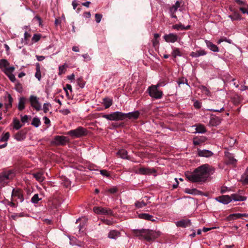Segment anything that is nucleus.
<instances>
[{
  "label": "nucleus",
  "mask_w": 248,
  "mask_h": 248,
  "mask_svg": "<svg viewBox=\"0 0 248 248\" xmlns=\"http://www.w3.org/2000/svg\"><path fill=\"white\" fill-rule=\"evenodd\" d=\"M232 198V201H245L246 200V198L244 196H240L237 194H232L230 196Z\"/></svg>",
  "instance_id": "27"
},
{
  "label": "nucleus",
  "mask_w": 248,
  "mask_h": 248,
  "mask_svg": "<svg viewBox=\"0 0 248 248\" xmlns=\"http://www.w3.org/2000/svg\"><path fill=\"white\" fill-rule=\"evenodd\" d=\"M155 172L156 170L154 168H140L138 170L137 173L142 175H150Z\"/></svg>",
  "instance_id": "10"
},
{
  "label": "nucleus",
  "mask_w": 248,
  "mask_h": 248,
  "mask_svg": "<svg viewBox=\"0 0 248 248\" xmlns=\"http://www.w3.org/2000/svg\"><path fill=\"white\" fill-rule=\"evenodd\" d=\"M139 116L140 112L137 110L126 113L120 111H115L110 114H104L102 116V117L109 121H122L126 118L130 120L137 119Z\"/></svg>",
  "instance_id": "2"
},
{
  "label": "nucleus",
  "mask_w": 248,
  "mask_h": 248,
  "mask_svg": "<svg viewBox=\"0 0 248 248\" xmlns=\"http://www.w3.org/2000/svg\"><path fill=\"white\" fill-rule=\"evenodd\" d=\"M88 131L82 126H79L77 128L71 130L67 132V134L73 138H78L87 135Z\"/></svg>",
  "instance_id": "5"
},
{
  "label": "nucleus",
  "mask_w": 248,
  "mask_h": 248,
  "mask_svg": "<svg viewBox=\"0 0 248 248\" xmlns=\"http://www.w3.org/2000/svg\"><path fill=\"white\" fill-rule=\"evenodd\" d=\"M138 217L140 218L143 219L152 221H155L153 216L147 213H140L139 214Z\"/></svg>",
  "instance_id": "21"
},
{
  "label": "nucleus",
  "mask_w": 248,
  "mask_h": 248,
  "mask_svg": "<svg viewBox=\"0 0 248 248\" xmlns=\"http://www.w3.org/2000/svg\"><path fill=\"white\" fill-rule=\"evenodd\" d=\"M103 104L105 108H108L112 104V100L109 98H105L103 99Z\"/></svg>",
  "instance_id": "33"
},
{
  "label": "nucleus",
  "mask_w": 248,
  "mask_h": 248,
  "mask_svg": "<svg viewBox=\"0 0 248 248\" xmlns=\"http://www.w3.org/2000/svg\"><path fill=\"white\" fill-rule=\"evenodd\" d=\"M50 104L49 103H44L43 104V111L45 113H47L49 110V108L50 107Z\"/></svg>",
  "instance_id": "47"
},
{
  "label": "nucleus",
  "mask_w": 248,
  "mask_h": 248,
  "mask_svg": "<svg viewBox=\"0 0 248 248\" xmlns=\"http://www.w3.org/2000/svg\"><path fill=\"white\" fill-rule=\"evenodd\" d=\"M206 54V52L204 50H199L196 52H191L190 56L193 58L199 57L201 56H204Z\"/></svg>",
  "instance_id": "23"
},
{
  "label": "nucleus",
  "mask_w": 248,
  "mask_h": 248,
  "mask_svg": "<svg viewBox=\"0 0 248 248\" xmlns=\"http://www.w3.org/2000/svg\"><path fill=\"white\" fill-rule=\"evenodd\" d=\"M9 136H10L9 133L8 132L6 133L3 135H2L1 136V137L0 138V141H5L6 142V141L9 139Z\"/></svg>",
  "instance_id": "44"
},
{
  "label": "nucleus",
  "mask_w": 248,
  "mask_h": 248,
  "mask_svg": "<svg viewBox=\"0 0 248 248\" xmlns=\"http://www.w3.org/2000/svg\"><path fill=\"white\" fill-rule=\"evenodd\" d=\"M14 128L18 130L23 126L19 120L15 118L13 120Z\"/></svg>",
  "instance_id": "34"
},
{
  "label": "nucleus",
  "mask_w": 248,
  "mask_h": 248,
  "mask_svg": "<svg viewBox=\"0 0 248 248\" xmlns=\"http://www.w3.org/2000/svg\"><path fill=\"white\" fill-rule=\"evenodd\" d=\"M6 75L7 76L9 79L12 82H14L16 81V78H15V75L13 74V73H10Z\"/></svg>",
  "instance_id": "48"
},
{
  "label": "nucleus",
  "mask_w": 248,
  "mask_h": 248,
  "mask_svg": "<svg viewBox=\"0 0 248 248\" xmlns=\"http://www.w3.org/2000/svg\"><path fill=\"white\" fill-rule=\"evenodd\" d=\"M94 212L97 214L113 215V212L110 209L101 207H94L93 209Z\"/></svg>",
  "instance_id": "8"
},
{
  "label": "nucleus",
  "mask_w": 248,
  "mask_h": 248,
  "mask_svg": "<svg viewBox=\"0 0 248 248\" xmlns=\"http://www.w3.org/2000/svg\"><path fill=\"white\" fill-rule=\"evenodd\" d=\"M77 84L81 88H83L85 86V82L82 78H79L77 79Z\"/></svg>",
  "instance_id": "42"
},
{
  "label": "nucleus",
  "mask_w": 248,
  "mask_h": 248,
  "mask_svg": "<svg viewBox=\"0 0 248 248\" xmlns=\"http://www.w3.org/2000/svg\"><path fill=\"white\" fill-rule=\"evenodd\" d=\"M196 126V132L195 133L203 134L206 132L205 126L202 124H198L194 125Z\"/></svg>",
  "instance_id": "24"
},
{
  "label": "nucleus",
  "mask_w": 248,
  "mask_h": 248,
  "mask_svg": "<svg viewBox=\"0 0 248 248\" xmlns=\"http://www.w3.org/2000/svg\"><path fill=\"white\" fill-rule=\"evenodd\" d=\"M36 71L35 74V77L39 81H40L41 78V74L39 63H37L36 65Z\"/></svg>",
  "instance_id": "36"
},
{
  "label": "nucleus",
  "mask_w": 248,
  "mask_h": 248,
  "mask_svg": "<svg viewBox=\"0 0 248 248\" xmlns=\"http://www.w3.org/2000/svg\"><path fill=\"white\" fill-rule=\"evenodd\" d=\"M41 200V198H39L38 194H34L31 199V202L33 203H37L39 201Z\"/></svg>",
  "instance_id": "39"
},
{
  "label": "nucleus",
  "mask_w": 248,
  "mask_h": 248,
  "mask_svg": "<svg viewBox=\"0 0 248 248\" xmlns=\"http://www.w3.org/2000/svg\"><path fill=\"white\" fill-rule=\"evenodd\" d=\"M26 132L23 130H20L16 133L15 136V139L17 141L23 140L26 138Z\"/></svg>",
  "instance_id": "17"
},
{
  "label": "nucleus",
  "mask_w": 248,
  "mask_h": 248,
  "mask_svg": "<svg viewBox=\"0 0 248 248\" xmlns=\"http://www.w3.org/2000/svg\"><path fill=\"white\" fill-rule=\"evenodd\" d=\"M206 45L208 48H209L213 52H218L219 49L218 47L214 44L213 43L210 42V41L205 40V41Z\"/></svg>",
  "instance_id": "19"
},
{
  "label": "nucleus",
  "mask_w": 248,
  "mask_h": 248,
  "mask_svg": "<svg viewBox=\"0 0 248 248\" xmlns=\"http://www.w3.org/2000/svg\"><path fill=\"white\" fill-rule=\"evenodd\" d=\"M7 99H8V102L7 103H6L5 105L6 110L8 108H9L12 107V102H13V98L10 94H8Z\"/></svg>",
  "instance_id": "37"
},
{
  "label": "nucleus",
  "mask_w": 248,
  "mask_h": 248,
  "mask_svg": "<svg viewBox=\"0 0 248 248\" xmlns=\"http://www.w3.org/2000/svg\"><path fill=\"white\" fill-rule=\"evenodd\" d=\"M163 38L167 43H174L177 42L179 39L178 36L173 33H170L163 36Z\"/></svg>",
  "instance_id": "9"
},
{
  "label": "nucleus",
  "mask_w": 248,
  "mask_h": 248,
  "mask_svg": "<svg viewBox=\"0 0 248 248\" xmlns=\"http://www.w3.org/2000/svg\"><path fill=\"white\" fill-rule=\"evenodd\" d=\"M198 155L199 156L209 157L213 155V153L208 150H198Z\"/></svg>",
  "instance_id": "13"
},
{
  "label": "nucleus",
  "mask_w": 248,
  "mask_h": 248,
  "mask_svg": "<svg viewBox=\"0 0 248 248\" xmlns=\"http://www.w3.org/2000/svg\"><path fill=\"white\" fill-rule=\"evenodd\" d=\"M240 10L243 13V14H247L248 15V7L247 8L246 7H240Z\"/></svg>",
  "instance_id": "54"
},
{
  "label": "nucleus",
  "mask_w": 248,
  "mask_h": 248,
  "mask_svg": "<svg viewBox=\"0 0 248 248\" xmlns=\"http://www.w3.org/2000/svg\"><path fill=\"white\" fill-rule=\"evenodd\" d=\"M172 29L179 31V30H188L189 29L190 26H187L185 27L182 24H175L172 26Z\"/></svg>",
  "instance_id": "29"
},
{
  "label": "nucleus",
  "mask_w": 248,
  "mask_h": 248,
  "mask_svg": "<svg viewBox=\"0 0 248 248\" xmlns=\"http://www.w3.org/2000/svg\"><path fill=\"white\" fill-rule=\"evenodd\" d=\"M40 35L37 34H34L32 37V41H33L34 42H37L40 40Z\"/></svg>",
  "instance_id": "55"
},
{
  "label": "nucleus",
  "mask_w": 248,
  "mask_h": 248,
  "mask_svg": "<svg viewBox=\"0 0 248 248\" xmlns=\"http://www.w3.org/2000/svg\"><path fill=\"white\" fill-rule=\"evenodd\" d=\"M241 181L243 184L248 185V167L247 168L244 173L242 175Z\"/></svg>",
  "instance_id": "28"
},
{
  "label": "nucleus",
  "mask_w": 248,
  "mask_h": 248,
  "mask_svg": "<svg viewBox=\"0 0 248 248\" xmlns=\"http://www.w3.org/2000/svg\"><path fill=\"white\" fill-rule=\"evenodd\" d=\"M132 232L134 235L140 239H145L148 241L155 239L159 235L158 232L149 229H136L133 230Z\"/></svg>",
  "instance_id": "3"
},
{
  "label": "nucleus",
  "mask_w": 248,
  "mask_h": 248,
  "mask_svg": "<svg viewBox=\"0 0 248 248\" xmlns=\"http://www.w3.org/2000/svg\"><path fill=\"white\" fill-rule=\"evenodd\" d=\"M190 222L189 220H182L176 222V225L178 227H186L189 225Z\"/></svg>",
  "instance_id": "25"
},
{
  "label": "nucleus",
  "mask_w": 248,
  "mask_h": 248,
  "mask_svg": "<svg viewBox=\"0 0 248 248\" xmlns=\"http://www.w3.org/2000/svg\"><path fill=\"white\" fill-rule=\"evenodd\" d=\"M18 100L17 108L20 111H22L25 108V105L28 100L25 97H21L19 98Z\"/></svg>",
  "instance_id": "15"
},
{
  "label": "nucleus",
  "mask_w": 248,
  "mask_h": 248,
  "mask_svg": "<svg viewBox=\"0 0 248 248\" xmlns=\"http://www.w3.org/2000/svg\"><path fill=\"white\" fill-rule=\"evenodd\" d=\"M117 155H119L122 158L127 159V152L124 149H121L117 152Z\"/></svg>",
  "instance_id": "32"
},
{
  "label": "nucleus",
  "mask_w": 248,
  "mask_h": 248,
  "mask_svg": "<svg viewBox=\"0 0 248 248\" xmlns=\"http://www.w3.org/2000/svg\"><path fill=\"white\" fill-rule=\"evenodd\" d=\"M221 122L220 119L215 115H212L210 118L209 124L211 126H216L220 124Z\"/></svg>",
  "instance_id": "16"
},
{
  "label": "nucleus",
  "mask_w": 248,
  "mask_h": 248,
  "mask_svg": "<svg viewBox=\"0 0 248 248\" xmlns=\"http://www.w3.org/2000/svg\"><path fill=\"white\" fill-rule=\"evenodd\" d=\"M15 67L14 66L7 67V68L2 70V71L5 74H8L10 73H12L13 71L15 70Z\"/></svg>",
  "instance_id": "40"
},
{
  "label": "nucleus",
  "mask_w": 248,
  "mask_h": 248,
  "mask_svg": "<svg viewBox=\"0 0 248 248\" xmlns=\"http://www.w3.org/2000/svg\"><path fill=\"white\" fill-rule=\"evenodd\" d=\"M120 232L118 231L112 230L109 232L108 235V237L109 238L116 239L117 238L120 237Z\"/></svg>",
  "instance_id": "22"
},
{
  "label": "nucleus",
  "mask_w": 248,
  "mask_h": 248,
  "mask_svg": "<svg viewBox=\"0 0 248 248\" xmlns=\"http://www.w3.org/2000/svg\"><path fill=\"white\" fill-rule=\"evenodd\" d=\"M29 101L31 106L36 111H38L41 109V104L39 101V98L34 95H30Z\"/></svg>",
  "instance_id": "6"
},
{
  "label": "nucleus",
  "mask_w": 248,
  "mask_h": 248,
  "mask_svg": "<svg viewBox=\"0 0 248 248\" xmlns=\"http://www.w3.org/2000/svg\"><path fill=\"white\" fill-rule=\"evenodd\" d=\"M200 89L202 91L207 95H209L210 94V92L209 89L207 88L205 86L202 85L200 87Z\"/></svg>",
  "instance_id": "45"
},
{
  "label": "nucleus",
  "mask_w": 248,
  "mask_h": 248,
  "mask_svg": "<svg viewBox=\"0 0 248 248\" xmlns=\"http://www.w3.org/2000/svg\"><path fill=\"white\" fill-rule=\"evenodd\" d=\"M135 205L136 206V207H137L138 208H142V207L146 206V203L142 201L141 202H136L135 203Z\"/></svg>",
  "instance_id": "43"
},
{
  "label": "nucleus",
  "mask_w": 248,
  "mask_h": 248,
  "mask_svg": "<svg viewBox=\"0 0 248 248\" xmlns=\"http://www.w3.org/2000/svg\"><path fill=\"white\" fill-rule=\"evenodd\" d=\"M226 162L227 164L235 165L237 160L234 158L232 154L228 153L226 154Z\"/></svg>",
  "instance_id": "14"
},
{
  "label": "nucleus",
  "mask_w": 248,
  "mask_h": 248,
  "mask_svg": "<svg viewBox=\"0 0 248 248\" xmlns=\"http://www.w3.org/2000/svg\"><path fill=\"white\" fill-rule=\"evenodd\" d=\"M161 86L158 83L156 85H152L147 89L149 95L155 99H159L162 97L163 92L158 90V87Z\"/></svg>",
  "instance_id": "4"
},
{
  "label": "nucleus",
  "mask_w": 248,
  "mask_h": 248,
  "mask_svg": "<svg viewBox=\"0 0 248 248\" xmlns=\"http://www.w3.org/2000/svg\"><path fill=\"white\" fill-rule=\"evenodd\" d=\"M95 21L97 23H100L102 17V16L101 14H96L95 15Z\"/></svg>",
  "instance_id": "50"
},
{
  "label": "nucleus",
  "mask_w": 248,
  "mask_h": 248,
  "mask_svg": "<svg viewBox=\"0 0 248 248\" xmlns=\"http://www.w3.org/2000/svg\"><path fill=\"white\" fill-rule=\"evenodd\" d=\"M228 190V189L227 187H222L220 189V192L221 193H224L227 192Z\"/></svg>",
  "instance_id": "63"
},
{
  "label": "nucleus",
  "mask_w": 248,
  "mask_h": 248,
  "mask_svg": "<svg viewBox=\"0 0 248 248\" xmlns=\"http://www.w3.org/2000/svg\"><path fill=\"white\" fill-rule=\"evenodd\" d=\"M208 110L213 112H221L224 110V108L222 107L220 109H208Z\"/></svg>",
  "instance_id": "58"
},
{
  "label": "nucleus",
  "mask_w": 248,
  "mask_h": 248,
  "mask_svg": "<svg viewBox=\"0 0 248 248\" xmlns=\"http://www.w3.org/2000/svg\"><path fill=\"white\" fill-rule=\"evenodd\" d=\"M178 8L176 7L174 5H173L172 7L170 8V11L171 13H175Z\"/></svg>",
  "instance_id": "61"
},
{
  "label": "nucleus",
  "mask_w": 248,
  "mask_h": 248,
  "mask_svg": "<svg viewBox=\"0 0 248 248\" xmlns=\"http://www.w3.org/2000/svg\"><path fill=\"white\" fill-rule=\"evenodd\" d=\"M69 141L67 137L63 136H56L52 141V143L56 145H64Z\"/></svg>",
  "instance_id": "7"
},
{
  "label": "nucleus",
  "mask_w": 248,
  "mask_h": 248,
  "mask_svg": "<svg viewBox=\"0 0 248 248\" xmlns=\"http://www.w3.org/2000/svg\"><path fill=\"white\" fill-rule=\"evenodd\" d=\"M9 65V62L5 59H1L0 60V68H6Z\"/></svg>",
  "instance_id": "38"
},
{
  "label": "nucleus",
  "mask_w": 248,
  "mask_h": 248,
  "mask_svg": "<svg viewBox=\"0 0 248 248\" xmlns=\"http://www.w3.org/2000/svg\"><path fill=\"white\" fill-rule=\"evenodd\" d=\"M228 17L230 18L232 21L241 19L240 15L236 11H234L232 15H229Z\"/></svg>",
  "instance_id": "31"
},
{
  "label": "nucleus",
  "mask_w": 248,
  "mask_h": 248,
  "mask_svg": "<svg viewBox=\"0 0 248 248\" xmlns=\"http://www.w3.org/2000/svg\"><path fill=\"white\" fill-rule=\"evenodd\" d=\"M31 124L35 127H39L41 124L40 120L38 117H34L32 119Z\"/></svg>",
  "instance_id": "35"
},
{
  "label": "nucleus",
  "mask_w": 248,
  "mask_h": 248,
  "mask_svg": "<svg viewBox=\"0 0 248 248\" xmlns=\"http://www.w3.org/2000/svg\"><path fill=\"white\" fill-rule=\"evenodd\" d=\"M204 141V140L202 138H195L193 139V143L194 145H198Z\"/></svg>",
  "instance_id": "41"
},
{
  "label": "nucleus",
  "mask_w": 248,
  "mask_h": 248,
  "mask_svg": "<svg viewBox=\"0 0 248 248\" xmlns=\"http://www.w3.org/2000/svg\"><path fill=\"white\" fill-rule=\"evenodd\" d=\"M12 197H17L18 200H19V202H23L24 200L23 195L20 189H16L14 188L12 192Z\"/></svg>",
  "instance_id": "12"
},
{
  "label": "nucleus",
  "mask_w": 248,
  "mask_h": 248,
  "mask_svg": "<svg viewBox=\"0 0 248 248\" xmlns=\"http://www.w3.org/2000/svg\"><path fill=\"white\" fill-rule=\"evenodd\" d=\"M65 91L69 90L70 92L72 91V88L71 85L67 84L65 87L64 88Z\"/></svg>",
  "instance_id": "57"
},
{
  "label": "nucleus",
  "mask_w": 248,
  "mask_h": 248,
  "mask_svg": "<svg viewBox=\"0 0 248 248\" xmlns=\"http://www.w3.org/2000/svg\"><path fill=\"white\" fill-rule=\"evenodd\" d=\"M235 2L240 5H245V2L241 0H235Z\"/></svg>",
  "instance_id": "62"
},
{
  "label": "nucleus",
  "mask_w": 248,
  "mask_h": 248,
  "mask_svg": "<svg viewBox=\"0 0 248 248\" xmlns=\"http://www.w3.org/2000/svg\"><path fill=\"white\" fill-rule=\"evenodd\" d=\"M185 175L186 178L192 182H204L209 176L208 165H202L193 172H186Z\"/></svg>",
  "instance_id": "1"
},
{
  "label": "nucleus",
  "mask_w": 248,
  "mask_h": 248,
  "mask_svg": "<svg viewBox=\"0 0 248 248\" xmlns=\"http://www.w3.org/2000/svg\"><path fill=\"white\" fill-rule=\"evenodd\" d=\"M36 58L37 61L40 62L43 61L45 59V57L44 56L39 55H36Z\"/></svg>",
  "instance_id": "60"
},
{
  "label": "nucleus",
  "mask_w": 248,
  "mask_h": 248,
  "mask_svg": "<svg viewBox=\"0 0 248 248\" xmlns=\"http://www.w3.org/2000/svg\"><path fill=\"white\" fill-rule=\"evenodd\" d=\"M31 117V116H29L27 115H25L24 116L21 115V122L25 124V123H27L28 122L29 118H30Z\"/></svg>",
  "instance_id": "46"
},
{
  "label": "nucleus",
  "mask_w": 248,
  "mask_h": 248,
  "mask_svg": "<svg viewBox=\"0 0 248 248\" xmlns=\"http://www.w3.org/2000/svg\"><path fill=\"white\" fill-rule=\"evenodd\" d=\"M60 112L64 115H66L70 113V111L67 108L61 109Z\"/></svg>",
  "instance_id": "51"
},
{
  "label": "nucleus",
  "mask_w": 248,
  "mask_h": 248,
  "mask_svg": "<svg viewBox=\"0 0 248 248\" xmlns=\"http://www.w3.org/2000/svg\"><path fill=\"white\" fill-rule=\"evenodd\" d=\"M34 178L39 182H42L45 180L43 172L42 171H38L32 174Z\"/></svg>",
  "instance_id": "18"
},
{
  "label": "nucleus",
  "mask_w": 248,
  "mask_h": 248,
  "mask_svg": "<svg viewBox=\"0 0 248 248\" xmlns=\"http://www.w3.org/2000/svg\"><path fill=\"white\" fill-rule=\"evenodd\" d=\"M171 54L174 58H176V57L177 56L181 57L182 55V54L180 51L179 48L177 47L172 48V51Z\"/></svg>",
  "instance_id": "30"
},
{
  "label": "nucleus",
  "mask_w": 248,
  "mask_h": 248,
  "mask_svg": "<svg viewBox=\"0 0 248 248\" xmlns=\"http://www.w3.org/2000/svg\"><path fill=\"white\" fill-rule=\"evenodd\" d=\"M31 35L29 33L27 32V31H25L24 34V38L25 40H27V39L30 37Z\"/></svg>",
  "instance_id": "64"
},
{
  "label": "nucleus",
  "mask_w": 248,
  "mask_h": 248,
  "mask_svg": "<svg viewBox=\"0 0 248 248\" xmlns=\"http://www.w3.org/2000/svg\"><path fill=\"white\" fill-rule=\"evenodd\" d=\"M216 200L220 203L227 204L232 202V198L228 195H222L216 198Z\"/></svg>",
  "instance_id": "11"
},
{
  "label": "nucleus",
  "mask_w": 248,
  "mask_h": 248,
  "mask_svg": "<svg viewBox=\"0 0 248 248\" xmlns=\"http://www.w3.org/2000/svg\"><path fill=\"white\" fill-rule=\"evenodd\" d=\"M8 175H0V188H2L8 183Z\"/></svg>",
  "instance_id": "20"
},
{
  "label": "nucleus",
  "mask_w": 248,
  "mask_h": 248,
  "mask_svg": "<svg viewBox=\"0 0 248 248\" xmlns=\"http://www.w3.org/2000/svg\"><path fill=\"white\" fill-rule=\"evenodd\" d=\"M194 107L196 108H197V109H199L200 108H201V106H202V104L201 103L198 101V100H195L194 102Z\"/></svg>",
  "instance_id": "49"
},
{
  "label": "nucleus",
  "mask_w": 248,
  "mask_h": 248,
  "mask_svg": "<svg viewBox=\"0 0 248 248\" xmlns=\"http://www.w3.org/2000/svg\"><path fill=\"white\" fill-rule=\"evenodd\" d=\"M100 174L103 176L108 177L109 176V174L108 172L106 170H101L100 171Z\"/></svg>",
  "instance_id": "53"
},
{
  "label": "nucleus",
  "mask_w": 248,
  "mask_h": 248,
  "mask_svg": "<svg viewBox=\"0 0 248 248\" xmlns=\"http://www.w3.org/2000/svg\"><path fill=\"white\" fill-rule=\"evenodd\" d=\"M43 120H44V123L46 124H50V120L46 116L44 117Z\"/></svg>",
  "instance_id": "59"
},
{
  "label": "nucleus",
  "mask_w": 248,
  "mask_h": 248,
  "mask_svg": "<svg viewBox=\"0 0 248 248\" xmlns=\"http://www.w3.org/2000/svg\"><path fill=\"white\" fill-rule=\"evenodd\" d=\"M82 57L86 61H90L92 59L91 57L89 56V55L88 53L83 54L82 55Z\"/></svg>",
  "instance_id": "52"
},
{
  "label": "nucleus",
  "mask_w": 248,
  "mask_h": 248,
  "mask_svg": "<svg viewBox=\"0 0 248 248\" xmlns=\"http://www.w3.org/2000/svg\"><path fill=\"white\" fill-rule=\"evenodd\" d=\"M243 217H248V214L240 213L232 214L230 215L228 217L230 219H235L242 218Z\"/></svg>",
  "instance_id": "26"
},
{
  "label": "nucleus",
  "mask_w": 248,
  "mask_h": 248,
  "mask_svg": "<svg viewBox=\"0 0 248 248\" xmlns=\"http://www.w3.org/2000/svg\"><path fill=\"white\" fill-rule=\"evenodd\" d=\"M117 191L118 189L116 187H113L108 189V191L112 194L115 193Z\"/></svg>",
  "instance_id": "56"
}]
</instances>
